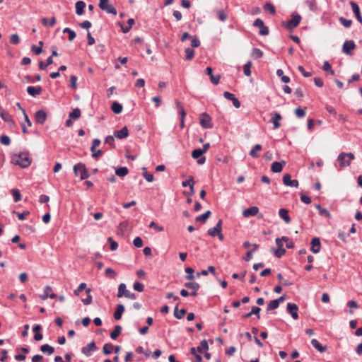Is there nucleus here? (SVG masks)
Wrapping results in <instances>:
<instances>
[{
	"instance_id": "4be33fe9",
	"label": "nucleus",
	"mask_w": 362,
	"mask_h": 362,
	"mask_svg": "<svg viewBox=\"0 0 362 362\" xmlns=\"http://www.w3.org/2000/svg\"><path fill=\"white\" fill-rule=\"evenodd\" d=\"M286 165V162L284 160H281V162L275 161L272 164L271 170L273 173H280L282 171L283 167Z\"/></svg>"
},
{
	"instance_id": "8fccbe9b",
	"label": "nucleus",
	"mask_w": 362,
	"mask_h": 362,
	"mask_svg": "<svg viewBox=\"0 0 362 362\" xmlns=\"http://www.w3.org/2000/svg\"><path fill=\"white\" fill-rule=\"evenodd\" d=\"M209 349V345L207 341L204 339L200 342V345L197 347V351L199 353H202L204 350L206 351Z\"/></svg>"
},
{
	"instance_id": "4468645a",
	"label": "nucleus",
	"mask_w": 362,
	"mask_h": 362,
	"mask_svg": "<svg viewBox=\"0 0 362 362\" xmlns=\"http://www.w3.org/2000/svg\"><path fill=\"white\" fill-rule=\"evenodd\" d=\"M223 96L225 98L231 100L235 107L239 108L240 107V102L233 93L225 91L223 93Z\"/></svg>"
},
{
	"instance_id": "69168bd1",
	"label": "nucleus",
	"mask_w": 362,
	"mask_h": 362,
	"mask_svg": "<svg viewBox=\"0 0 362 362\" xmlns=\"http://www.w3.org/2000/svg\"><path fill=\"white\" fill-rule=\"evenodd\" d=\"M35 232L34 226H24V234L30 235Z\"/></svg>"
},
{
	"instance_id": "774afa93",
	"label": "nucleus",
	"mask_w": 362,
	"mask_h": 362,
	"mask_svg": "<svg viewBox=\"0 0 362 362\" xmlns=\"http://www.w3.org/2000/svg\"><path fill=\"white\" fill-rule=\"evenodd\" d=\"M69 86L73 89H76L77 87V77L76 76H71L69 79Z\"/></svg>"
},
{
	"instance_id": "5701e85b",
	"label": "nucleus",
	"mask_w": 362,
	"mask_h": 362,
	"mask_svg": "<svg viewBox=\"0 0 362 362\" xmlns=\"http://www.w3.org/2000/svg\"><path fill=\"white\" fill-rule=\"evenodd\" d=\"M259 212V209L257 206H251L245 209L243 212V215L245 217H250L256 216Z\"/></svg>"
},
{
	"instance_id": "338daca9",
	"label": "nucleus",
	"mask_w": 362,
	"mask_h": 362,
	"mask_svg": "<svg viewBox=\"0 0 362 362\" xmlns=\"http://www.w3.org/2000/svg\"><path fill=\"white\" fill-rule=\"evenodd\" d=\"M185 272L187 274L186 279L188 280H193L194 278V276L193 274L194 269L191 267H187L185 269Z\"/></svg>"
},
{
	"instance_id": "6ab92c4d",
	"label": "nucleus",
	"mask_w": 362,
	"mask_h": 362,
	"mask_svg": "<svg viewBox=\"0 0 362 362\" xmlns=\"http://www.w3.org/2000/svg\"><path fill=\"white\" fill-rule=\"evenodd\" d=\"M28 93L33 97H36L41 94L42 91V88L40 86H28L26 89Z\"/></svg>"
},
{
	"instance_id": "a211bd4d",
	"label": "nucleus",
	"mask_w": 362,
	"mask_h": 362,
	"mask_svg": "<svg viewBox=\"0 0 362 362\" xmlns=\"http://www.w3.org/2000/svg\"><path fill=\"white\" fill-rule=\"evenodd\" d=\"M350 5L352 8L353 13H354L358 21L362 24V16L360 12V8L358 5L354 1H350Z\"/></svg>"
},
{
	"instance_id": "412c9836",
	"label": "nucleus",
	"mask_w": 362,
	"mask_h": 362,
	"mask_svg": "<svg viewBox=\"0 0 362 362\" xmlns=\"http://www.w3.org/2000/svg\"><path fill=\"white\" fill-rule=\"evenodd\" d=\"M114 136L119 139H123L129 136V130L127 127H124L122 129L118 131L114 132Z\"/></svg>"
},
{
	"instance_id": "c03bdc74",
	"label": "nucleus",
	"mask_w": 362,
	"mask_h": 362,
	"mask_svg": "<svg viewBox=\"0 0 362 362\" xmlns=\"http://www.w3.org/2000/svg\"><path fill=\"white\" fill-rule=\"evenodd\" d=\"M251 56L255 59H260L263 56V52L259 48H253Z\"/></svg>"
},
{
	"instance_id": "603ef678",
	"label": "nucleus",
	"mask_w": 362,
	"mask_h": 362,
	"mask_svg": "<svg viewBox=\"0 0 362 362\" xmlns=\"http://www.w3.org/2000/svg\"><path fill=\"white\" fill-rule=\"evenodd\" d=\"M142 170L143 176L144 177L146 180L149 182H153L154 179L153 174L148 173L146 170V168L144 167L142 168Z\"/></svg>"
},
{
	"instance_id": "aec40b11",
	"label": "nucleus",
	"mask_w": 362,
	"mask_h": 362,
	"mask_svg": "<svg viewBox=\"0 0 362 362\" xmlns=\"http://www.w3.org/2000/svg\"><path fill=\"white\" fill-rule=\"evenodd\" d=\"M205 72L208 76H209L210 80L212 83L217 85L219 83L221 78L220 75L218 74L214 76L213 74V70L210 66L206 67Z\"/></svg>"
},
{
	"instance_id": "7c9ffc66",
	"label": "nucleus",
	"mask_w": 362,
	"mask_h": 362,
	"mask_svg": "<svg viewBox=\"0 0 362 362\" xmlns=\"http://www.w3.org/2000/svg\"><path fill=\"white\" fill-rule=\"evenodd\" d=\"M179 303H177L175 310H174V316L177 319H182L183 316L186 314L187 311L185 309L182 308L178 310Z\"/></svg>"
},
{
	"instance_id": "a878e982",
	"label": "nucleus",
	"mask_w": 362,
	"mask_h": 362,
	"mask_svg": "<svg viewBox=\"0 0 362 362\" xmlns=\"http://www.w3.org/2000/svg\"><path fill=\"white\" fill-rule=\"evenodd\" d=\"M76 13L77 15L81 16L84 13V8L86 7V4L83 1H78L76 4Z\"/></svg>"
},
{
	"instance_id": "f03ea898",
	"label": "nucleus",
	"mask_w": 362,
	"mask_h": 362,
	"mask_svg": "<svg viewBox=\"0 0 362 362\" xmlns=\"http://www.w3.org/2000/svg\"><path fill=\"white\" fill-rule=\"evenodd\" d=\"M74 173L76 176L80 175L81 180H86L90 177L86 166L83 163H78L74 166Z\"/></svg>"
},
{
	"instance_id": "423d86ee",
	"label": "nucleus",
	"mask_w": 362,
	"mask_h": 362,
	"mask_svg": "<svg viewBox=\"0 0 362 362\" xmlns=\"http://www.w3.org/2000/svg\"><path fill=\"white\" fill-rule=\"evenodd\" d=\"M253 26L259 28V34L260 35H269V30L267 26L264 25L263 21L260 18H257L254 23Z\"/></svg>"
},
{
	"instance_id": "c756f323",
	"label": "nucleus",
	"mask_w": 362,
	"mask_h": 362,
	"mask_svg": "<svg viewBox=\"0 0 362 362\" xmlns=\"http://www.w3.org/2000/svg\"><path fill=\"white\" fill-rule=\"evenodd\" d=\"M311 344L320 353H323L327 350V347L322 346L316 339H313L311 340Z\"/></svg>"
},
{
	"instance_id": "39448f33",
	"label": "nucleus",
	"mask_w": 362,
	"mask_h": 362,
	"mask_svg": "<svg viewBox=\"0 0 362 362\" xmlns=\"http://www.w3.org/2000/svg\"><path fill=\"white\" fill-rule=\"evenodd\" d=\"M199 123L204 129H211L213 127L211 117L206 112L202 113L200 115Z\"/></svg>"
},
{
	"instance_id": "0eeeda50",
	"label": "nucleus",
	"mask_w": 362,
	"mask_h": 362,
	"mask_svg": "<svg viewBox=\"0 0 362 362\" xmlns=\"http://www.w3.org/2000/svg\"><path fill=\"white\" fill-rule=\"evenodd\" d=\"M109 0H100L99 7L108 13H112L113 15L117 14L116 8L108 4Z\"/></svg>"
},
{
	"instance_id": "9b49d317",
	"label": "nucleus",
	"mask_w": 362,
	"mask_h": 362,
	"mask_svg": "<svg viewBox=\"0 0 362 362\" xmlns=\"http://www.w3.org/2000/svg\"><path fill=\"white\" fill-rule=\"evenodd\" d=\"M204 153L201 150V148H196L192 151V156L194 159L197 160V163L199 165H202L204 163L206 158L204 156H202Z\"/></svg>"
},
{
	"instance_id": "37998d69",
	"label": "nucleus",
	"mask_w": 362,
	"mask_h": 362,
	"mask_svg": "<svg viewBox=\"0 0 362 362\" xmlns=\"http://www.w3.org/2000/svg\"><path fill=\"white\" fill-rule=\"evenodd\" d=\"M185 286L193 291H198L200 288V285L197 282H186Z\"/></svg>"
},
{
	"instance_id": "ea45409f",
	"label": "nucleus",
	"mask_w": 362,
	"mask_h": 362,
	"mask_svg": "<svg viewBox=\"0 0 362 362\" xmlns=\"http://www.w3.org/2000/svg\"><path fill=\"white\" fill-rule=\"evenodd\" d=\"M276 75L281 78L282 82L288 83L290 82V78L287 76L284 75V71L282 69H277Z\"/></svg>"
},
{
	"instance_id": "473e14b6",
	"label": "nucleus",
	"mask_w": 362,
	"mask_h": 362,
	"mask_svg": "<svg viewBox=\"0 0 362 362\" xmlns=\"http://www.w3.org/2000/svg\"><path fill=\"white\" fill-rule=\"evenodd\" d=\"M253 249L252 250H249L246 252L245 256L243 257V259L245 261H250L252 257L253 252H256L257 249L259 248V245L256 243L252 244Z\"/></svg>"
},
{
	"instance_id": "680f3d73",
	"label": "nucleus",
	"mask_w": 362,
	"mask_h": 362,
	"mask_svg": "<svg viewBox=\"0 0 362 362\" xmlns=\"http://www.w3.org/2000/svg\"><path fill=\"white\" fill-rule=\"evenodd\" d=\"M107 242L110 243V248L111 250L114 251L117 249L118 243L115 241L111 237L107 238Z\"/></svg>"
},
{
	"instance_id": "393cba45",
	"label": "nucleus",
	"mask_w": 362,
	"mask_h": 362,
	"mask_svg": "<svg viewBox=\"0 0 362 362\" xmlns=\"http://www.w3.org/2000/svg\"><path fill=\"white\" fill-rule=\"evenodd\" d=\"M262 147L260 144H255L252 148L250 150L249 155L254 158H257L260 156L259 153H258L262 150Z\"/></svg>"
},
{
	"instance_id": "3c124183",
	"label": "nucleus",
	"mask_w": 362,
	"mask_h": 362,
	"mask_svg": "<svg viewBox=\"0 0 362 362\" xmlns=\"http://www.w3.org/2000/svg\"><path fill=\"white\" fill-rule=\"evenodd\" d=\"M64 33H68L69 34V40L72 41L76 37V33L70 29L69 28H65L63 30Z\"/></svg>"
},
{
	"instance_id": "5fc2aeb1",
	"label": "nucleus",
	"mask_w": 362,
	"mask_h": 362,
	"mask_svg": "<svg viewBox=\"0 0 362 362\" xmlns=\"http://www.w3.org/2000/svg\"><path fill=\"white\" fill-rule=\"evenodd\" d=\"M90 288L86 289V292L88 294V296L86 298L82 299V302L85 305H90L92 303V296L90 295Z\"/></svg>"
},
{
	"instance_id": "dca6fc26",
	"label": "nucleus",
	"mask_w": 362,
	"mask_h": 362,
	"mask_svg": "<svg viewBox=\"0 0 362 362\" xmlns=\"http://www.w3.org/2000/svg\"><path fill=\"white\" fill-rule=\"evenodd\" d=\"M321 248V243L319 238H313L311 240L310 250L314 254H317L320 252Z\"/></svg>"
},
{
	"instance_id": "20e7f679",
	"label": "nucleus",
	"mask_w": 362,
	"mask_h": 362,
	"mask_svg": "<svg viewBox=\"0 0 362 362\" xmlns=\"http://www.w3.org/2000/svg\"><path fill=\"white\" fill-rule=\"evenodd\" d=\"M301 21V16L298 14H293L292 18L287 23H283L284 26L288 30L297 27Z\"/></svg>"
},
{
	"instance_id": "e433bc0d",
	"label": "nucleus",
	"mask_w": 362,
	"mask_h": 362,
	"mask_svg": "<svg viewBox=\"0 0 362 362\" xmlns=\"http://www.w3.org/2000/svg\"><path fill=\"white\" fill-rule=\"evenodd\" d=\"M129 173L127 167H119L115 170V174L119 177H124Z\"/></svg>"
},
{
	"instance_id": "2eb2a0df",
	"label": "nucleus",
	"mask_w": 362,
	"mask_h": 362,
	"mask_svg": "<svg viewBox=\"0 0 362 362\" xmlns=\"http://www.w3.org/2000/svg\"><path fill=\"white\" fill-rule=\"evenodd\" d=\"M298 307L296 303H288L287 304V311L291 315V317L294 320L298 318Z\"/></svg>"
},
{
	"instance_id": "864d4df0",
	"label": "nucleus",
	"mask_w": 362,
	"mask_h": 362,
	"mask_svg": "<svg viewBox=\"0 0 362 362\" xmlns=\"http://www.w3.org/2000/svg\"><path fill=\"white\" fill-rule=\"evenodd\" d=\"M39 45L40 46H37V45H32L31 47V50L36 54V55H39L40 54H41L42 49V41H40L39 42Z\"/></svg>"
},
{
	"instance_id": "79ce46f5",
	"label": "nucleus",
	"mask_w": 362,
	"mask_h": 362,
	"mask_svg": "<svg viewBox=\"0 0 362 362\" xmlns=\"http://www.w3.org/2000/svg\"><path fill=\"white\" fill-rule=\"evenodd\" d=\"M11 193L13 197L14 202H18L21 199V194L19 189H12Z\"/></svg>"
},
{
	"instance_id": "09e8293b",
	"label": "nucleus",
	"mask_w": 362,
	"mask_h": 362,
	"mask_svg": "<svg viewBox=\"0 0 362 362\" xmlns=\"http://www.w3.org/2000/svg\"><path fill=\"white\" fill-rule=\"evenodd\" d=\"M69 117L73 119H77L81 117V110L79 108H75L69 113Z\"/></svg>"
},
{
	"instance_id": "a19ab883",
	"label": "nucleus",
	"mask_w": 362,
	"mask_h": 362,
	"mask_svg": "<svg viewBox=\"0 0 362 362\" xmlns=\"http://www.w3.org/2000/svg\"><path fill=\"white\" fill-rule=\"evenodd\" d=\"M0 116L2 118L3 120H4L6 122H12L11 116L4 111L2 108H0Z\"/></svg>"
},
{
	"instance_id": "4c0bfd02",
	"label": "nucleus",
	"mask_w": 362,
	"mask_h": 362,
	"mask_svg": "<svg viewBox=\"0 0 362 362\" xmlns=\"http://www.w3.org/2000/svg\"><path fill=\"white\" fill-rule=\"evenodd\" d=\"M211 211L209 210L206 211L204 214L198 216L195 218V221L197 222L202 221L203 223H205L207 218L211 216Z\"/></svg>"
},
{
	"instance_id": "f3484780",
	"label": "nucleus",
	"mask_w": 362,
	"mask_h": 362,
	"mask_svg": "<svg viewBox=\"0 0 362 362\" xmlns=\"http://www.w3.org/2000/svg\"><path fill=\"white\" fill-rule=\"evenodd\" d=\"M35 118L38 124H42L47 119V113L44 110H40L35 112Z\"/></svg>"
},
{
	"instance_id": "a18cd8bd",
	"label": "nucleus",
	"mask_w": 362,
	"mask_h": 362,
	"mask_svg": "<svg viewBox=\"0 0 362 362\" xmlns=\"http://www.w3.org/2000/svg\"><path fill=\"white\" fill-rule=\"evenodd\" d=\"M114 346L111 344H105L103 348V353L105 355H110L112 352Z\"/></svg>"
},
{
	"instance_id": "72a5a7b5",
	"label": "nucleus",
	"mask_w": 362,
	"mask_h": 362,
	"mask_svg": "<svg viewBox=\"0 0 362 362\" xmlns=\"http://www.w3.org/2000/svg\"><path fill=\"white\" fill-rule=\"evenodd\" d=\"M41 22L44 26L53 27L56 23V18H55V17H52L50 19V21H49L48 18H42Z\"/></svg>"
},
{
	"instance_id": "7ed1b4c3",
	"label": "nucleus",
	"mask_w": 362,
	"mask_h": 362,
	"mask_svg": "<svg viewBox=\"0 0 362 362\" xmlns=\"http://www.w3.org/2000/svg\"><path fill=\"white\" fill-rule=\"evenodd\" d=\"M126 297L130 298L132 300H134L136 298V296L134 293H131L129 290L127 289L126 284L122 283L118 286V292L117 294V298Z\"/></svg>"
},
{
	"instance_id": "1a4fd4ad",
	"label": "nucleus",
	"mask_w": 362,
	"mask_h": 362,
	"mask_svg": "<svg viewBox=\"0 0 362 362\" xmlns=\"http://www.w3.org/2000/svg\"><path fill=\"white\" fill-rule=\"evenodd\" d=\"M222 230V220L219 219L216 226L208 230L207 234L211 237H216Z\"/></svg>"
},
{
	"instance_id": "cd10ccee",
	"label": "nucleus",
	"mask_w": 362,
	"mask_h": 362,
	"mask_svg": "<svg viewBox=\"0 0 362 362\" xmlns=\"http://www.w3.org/2000/svg\"><path fill=\"white\" fill-rule=\"evenodd\" d=\"M51 291H52V288L49 286H47L45 288L44 293H43V295L41 297L42 299L45 300L46 298H47L48 297H49L52 299H54L55 298H57V295L56 294L50 293Z\"/></svg>"
},
{
	"instance_id": "c85d7f7f",
	"label": "nucleus",
	"mask_w": 362,
	"mask_h": 362,
	"mask_svg": "<svg viewBox=\"0 0 362 362\" xmlns=\"http://www.w3.org/2000/svg\"><path fill=\"white\" fill-rule=\"evenodd\" d=\"M22 153H19V154L13 155L11 157V163L14 165H18L21 168H23V158L21 157Z\"/></svg>"
},
{
	"instance_id": "e2e57ef3",
	"label": "nucleus",
	"mask_w": 362,
	"mask_h": 362,
	"mask_svg": "<svg viewBox=\"0 0 362 362\" xmlns=\"http://www.w3.org/2000/svg\"><path fill=\"white\" fill-rule=\"evenodd\" d=\"M339 21H340V23L345 27V28H349L351 27V24H352V21L351 20H348V19H346L344 18V17H340L339 18Z\"/></svg>"
},
{
	"instance_id": "bf43d9fd",
	"label": "nucleus",
	"mask_w": 362,
	"mask_h": 362,
	"mask_svg": "<svg viewBox=\"0 0 362 362\" xmlns=\"http://www.w3.org/2000/svg\"><path fill=\"white\" fill-rule=\"evenodd\" d=\"M264 9L269 11L272 14H275L276 13L275 7L270 3H266L264 5Z\"/></svg>"
},
{
	"instance_id": "f704fd0d",
	"label": "nucleus",
	"mask_w": 362,
	"mask_h": 362,
	"mask_svg": "<svg viewBox=\"0 0 362 362\" xmlns=\"http://www.w3.org/2000/svg\"><path fill=\"white\" fill-rule=\"evenodd\" d=\"M40 351L43 353H47V354L51 355L54 353V349L49 344H45L41 346Z\"/></svg>"
},
{
	"instance_id": "ddd939ff",
	"label": "nucleus",
	"mask_w": 362,
	"mask_h": 362,
	"mask_svg": "<svg viewBox=\"0 0 362 362\" xmlns=\"http://www.w3.org/2000/svg\"><path fill=\"white\" fill-rule=\"evenodd\" d=\"M272 117L271 119V122L274 125V129H279L281 127V124L279 122L282 119L281 115L277 112H273L272 113Z\"/></svg>"
},
{
	"instance_id": "13d9d810",
	"label": "nucleus",
	"mask_w": 362,
	"mask_h": 362,
	"mask_svg": "<svg viewBox=\"0 0 362 362\" xmlns=\"http://www.w3.org/2000/svg\"><path fill=\"white\" fill-rule=\"evenodd\" d=\"M273 251L274 255L278 258L281 257L286 253V250L284 247L277 248L276 250L273 249Z\"/></svg>"
},
{
	"instance_id": "b1692460",
	"label": "nucleus",
	"mask_w": 362,
	"mask_h": 362,
	"mask_svg": "<svg viewBox=\"0 0 362 362\" xmlns=\"http://www.w3.org/2000/svg\"><path fill=\"white\" fill-rule=\"evenodd\" d=\"M124 306L122 304H118L116 307V310L114 313V318L119 320L122 318V313L124 312Z\"/></svg>"
},
{
	"instance_id": "bb28decb",
	"label": "nucleus",
	"mask_w": 362,
	"mask_h": 362,
	"mask_svg": "<svg viewBox=\"0 0 362 362\" xmlns=\"http://www.w3.org/2000/svg\"><path fill=\"white\" fill-rule=\"evenodd\" d=\"M279 215L286 223L291 222V218L288 216V211L286 209H281L279 211Z\"/></svg>"
},
{
	"instance_id": "6e6d98bb",
	"label": "nucleus",
	"mask_w": 362,
	"mask_h": 362,
	"mask_svg": "<svg viewBox=\"0 0 362 362\" xmlns=\"http://www.w3.org/2000/svg\"><path fill=\"white\" fill-rule=\"evenodd\" d=\"M216 14H217L218 19L221 21L224 22L226 21L228 16L223 9L218 10L216 11Z\"/></svg>"
},
{
	"instance_id": "9d476101",
	"label": "nucleus",
	"mask_w": 362,
	"mask_h": 362,
	"mask_svg": "<svg viewBox=\"0 0 362 362\" xmlns=\"http://www.w3.org/2000/svg\"><path fill=\"white\" fill-rule=\"evenodd\" d=\"M282 181L286 186L296 188L298 187V181L297 180H291V176L289 174H285L283 176Z\"/></svg>"
},
{
	"instance_id": "58836bf2",
	"label": "nucleus",
	"mask_w": 362,
	"mask_h": 362,
	"mask_svg": "<svg viewBox=\"0 0 362 362\" xmlns=\"http://www.w3.org/2000/svg\"><path fill=\"white\" fill-rule=\"evenodd\" d=\"M316 208L318 209L320 216H325L328 218H331V214L328 210L321 207V206L319 204L316 206Z\"/></svg>"
},
{
	"instance_id": "2f4dec72",
	"label": "nucleus",
	"mask_w": 362,
	"mask_h": 362,
	"mask_svg": "<svg viewBox=\"0 0 362 362\" xmlns=\"http://www.w3.org/2000/svg\"><path fill=\"white\" fill-rule=\"evenodd\" d=\"M122 328L120 325H115L113 331L110 333V338L113 340L117 339L119 335L121 334Z\"/></svg>"
},
{
	"instance_id": "052dcab7",
	"label": "nucleus",
	"mask_w": 362,
	"mask_h": 362,
	"mask_svg": "<svg viewBox=\"0 0 362 362\" xmlns=\"http://www.w3.org/2000/svg\"><path fill=\"white\" fill-rule=\"evenodd\" d=\"M195 182L194 180V178L192 176H189V179L187 180H185L182 182V186L183 187H186L187 186L190 187L191 185H194Z\"/></svg>"
},
{
	"instance_id": "0e129e2a",
	"label": "nucleus",
	"mask_w": 362,
	"mask_h": 362,
	"mask_svg": "<svg viewBox=\"0 0 362 362\" xmlns=\"http://www.w3.org/2000/svg\"><path fill=\"white\" fill-rule=\"evenodd\" d=\"M105 276L110 279H114L117 274L116 272L111 268H107L105 271Z\"/></svg>"
},
{
	"instance_id": "de8ad7c7",
	"label": "nucleus",
	"mask_w": 362,
	"mask_h": 362,
	"mask_svg": "<svg viewBox=\"0 0 362 362\" xmlns=\"http://www.w3.org/2000/svg\"><path fill=\"white\" fill-rule=\"evenodd\" d=\"M279 306V305L278 303V301L276 299L272 300L269 301V303H268L267 310L270 311V310H275V309L278 308Z\"/></svg>"
},
{
	"instance_id": "49530a36",
	"label": "nucleus",
	"mask_w": 362,
	"mask_h": 362,
	"mask_svg": "<svg viewBox=\"0 0 362 362\" xmlns=\"http://www.w3.org/2000/svg\"><path fill=\"white\" fill-rule=\"evenodd\" d=\"M185 52L186 54L185 59L187 60H192L194 58L195 52L192 48H186Z\"/></svg>"
},
{
	"instance_id": "4d7b16f0",
	"label": "nucleus",
	"mask_w": 362,
	"mask_h": 362,
	"mask_svg": "<svg viewBox=\"0 0 362 362\" xmlns=\"http://www.w3.org/2000/svg\"><path fill=\"white\" fill-rule=\"evenodd\" d=\"M252 66L251 62H247L244 66H243V72L245 76H250L251 75V71L250 68Z\"/></svg>"
},
{
	"instance_id": "f257e3e1",
	"label": "nucleus",
	"mask_w": 362,
	"mask_h": 362,
	"mask_svg": "<svg viewBox=\"0 0 362 362\" xmlns=\"http://www.w3.org/2000/svg\"><path fill=\"white\" fill-rule=\"evenodd\" d=\"M355 158L354 153H341L337 157V160L339 163L340 168L349 166L351 160Z\"/></svg>"
},
{
	"instance_id": "6e6552de",
	"label": "nucleus",
	"mask_w": 362,
	"mask_h": 362,
	"mask_svg": "<svg viewBox=\"0 0 362 362\" xmlns=\"http://www.w3.org/2000/svg\"><path fill=\"white\" fill-rule=\"evenodd\" d=\"M356 48V45L353 40H346L342 46V52L346 55H351V50Z\"/></svg>"
},
{
	"instance_id": "c9c22d12",
	"label": "nucleus",
	"mask_w": 362,
	"mask_h": 362,
	"mask_svg": "<svg viewBox=\"0 0 362 362\" xmlns=\"http://www.w3.org/2000/svg\"><path fill=\"white\" fill-rule=\"evenodd\" d=\"M111 109L114 113L119 114L122 111V105L118 102H114L112 104Z\"/></svg>"
},
{
	"instance_id": "f8f14e48",
	"label": "nucleus",
	"mask_w": 362,
	"mask_h": 362,
	"mask_svg": "<svg viewBox=\"0 0 362 362\" xmlns=\"http://www.w3.org/2000/svg\"><path fill=\"white\" fill-rule=\"evenodd\" d=\"M97 349L96 344L94 341H91L86 346L81 349V352L86 356H90L91 352L95 351Z\"/></svg>"
}]
</instances>
